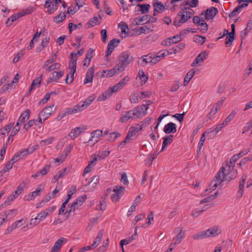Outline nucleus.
<instances>
[{
    "label": "nucleus",
    "mask_w": 252,
    "mask_h": 252,
    "mask_svg": "<svg viewBox=\"0 0 252 252\" xmlns=\"http://www.w3.org/2000/svg\"><path fill=\"white\" fill-rule=\"evenodd\" d=\"M95 162H96V159L94 158L93 159V160L91 161L89 163L88 165L86 166V167L84 169V172L83 173V176H85V175L86 174L90 172L92 170V169H93V168L95 164Z\"/></svg>",
    "instance_id": "72a5a7b5"
},
{
    "label": "nucleus",
    "mask_w": 252,
    "mask_h": 252,
    "mask_svg": "<svg viewBox=\"0 0 252 252\" xmlns=\"http://www.w3.org/2000/svg\"><path fill=\"white\" fill-rule=\"evenodd\" d=\"M104 234V230L103 229L100 230L97 233V235L92 245H91V248L94 249L97 247L100 243L101 239L102 238Z\"/></svg>",
    "instance_id": "4be33fe9"
},
{
    "label": "nucleus",
    "mask_w": 252,
    "mask_h": 252,
    "mask_svg": "<svg viewBox=\"0 0 252 252\" xmlns=\"http://www.w3.org/2000/svg\"><path fill=\"white\" fill-rule=\"evenodd\" d=\"M110 153V152L109 151H103L101 152H99L94 158L96 159V161L97 160H100L108 157Z\"/></svg>",
    "instance_id": "f704fd0d"
},
{
    "label": "nucleus",
    "mask_w": 252,
    "mask_h": 252,
    "mask_svg": "<svg viewBox=\"0 0 252 252\" xmlns=\"http://www.w3.org/2000/svg\"><path fill=\"white\" fill-rule=\"evenodd\" d=\"M87 129V126H83L81 127H76L71 131L69 134V136L72 139H75Z\"/></svg>",
    "instance_id": "2eb2a0df"
},
{
    "label": "nucleus",
    "mask_w": 252,
    "mask_h": 252,
    "mask_svg": "<svg viewBox=\"0 0 252 252\" xmlns=\"http://www.w3.org/2000/svg\"><path fill=\"white\" fill-rule=\"evenodd\" d=\"M76 187L75 186H71L68 191V194L67 195V199L65 200H67V202L69 201V200L71 198L72 195L76 192Z\"/></svg>",
    "instance_id": "3c124183"
},
{
    "label": "nucleus",
    "mask_w": 252,
    "mask_h": 252,
    "mask_svg": "<svg viewBox=\"0 0 252 252\" xmlns=\"http://www.w3.org/2000/svg\"><path fill=\"white\" fill-rule=\"evenodd\" d=\"M125 191V188L122 186H116L112 190L110 188H108L106 190V195L112 192L111 199L113 202H116L118 201L120 198L124 195Z\"/></svg>",
    "instance_id": "7ed1b4c3"
},
{
    "label": "nucleus",
    "mask_w": 252,
    "mask_h": 252,
    "mask_svg": "<svg viewBox=\"0 0 252 252\" xmlns=\"http://www.w3.org/2000/svg\"><path fill=\"white\" fill-rule=\"evenodd\" d=\"M207 55L205 52L201 53L196 57L193 63H197L204 61L206 59Z\"/></svg>",
    "instance_id": "79ce46f5"
},
{
    "label": "nucleus",
    "mask_w": 252,
    "mask_h": 252,
    "mask_svg": "<svg viewBox=\"0 0 252 252\" xmlns=\"http://www.w3.org/2000/svg\"><path fill=\"white\" fill-rule=\"evenodd\" d=\"M224 126H225V125H222L221 123L218 125L214 128H210L208 131H210L209 133L211 134V136L212 135H215L220 131Z\"/></svg>",
    "instance_id": "a19ab883"
},
{
    "label": "nucleus",
    "mask_w": 252,
    "mask_h": 252,
    "mask_svg": "<svg viewBox=\"0 0 252 252\" xmlns=\"http://www.w3.org/2000/svg\"><path fill=\"white\" fill-rule=\"evenodd\" d=\"M126 65V64H117L113 69L103 70L101 76L103 77H110L116 74H118L125 70Z\"/></svg>",
    "instance_id": "39448f33"
},
{
    "label": "nucleus",
    "mask_w": 252,
    "mask_h": 252,
    "mask_svg": "<svg viewBox=\"0 0 252 252\" xmlns=\"http://www.w3.org/2000/svg\"><path fill=\"white\" fill-rule=\"evenodd\" d=\"M65 17V14L64 13H60L57 16L55 17L54 19V21L56 23H59L62 22Z\"/></svg>",
    "instance_id": "0e129e2a"
},
{
    "label": "nucleus",
    "mask_w": 252,
    "mask_h": 252,
    "mask_svg": "<svg viewBox=\"0 0 252 252\" xmlns=\"http://www.w3.org/2000/svg\"><path fill=\"white\" fill-rule=\"evenodd\" d=\"M152 103V102L149 100H145L143 101V104L141 106L137 107L135 109H138L140 110V115L141 114L142 111L145 109L144 111H143V116L146 114V111L149 109V106Z\"/></svg>",
    "instance_id": "bb28decb"
},
{
    "label": "nucleus",
    "mask_w": 252,
    "mask_h": 252,
    "mask_svg": "<svg viewBox=\"0 0 252 252\" xmlns=\"http://www.w3.org/2000/svg\"><path fill=\"white\" fill-rule=\"evenodd\" d=\"M163 131L166 134L174 133L177 131L176 125L173 123L170 122L165 125Z\"/></svg>",
    "instance_id": "412c9836"
},
{
    "label": "nucleus",
    "mask_w": 252,
    "mask_h": 252,
    "mask_svg": "<svg viewBox=\"0 0 252 252\" xmlns=\"http://www.w3.org/2000/svg\"><path fill=\"white\" fill-rule=\"evenodd\" d=\"M140 116V110L138 109L130 110L127 111L120 119L121 123H125L130 119H134Z\"/></svg>",
    "instance_id": "423d86ee"
},
{
    "label": "nucleus",
    "mask_w": 252,
    "mask_h": 252,
    "mask_svg": "<svg viewBox=\"0 0 252 252\" xmlns=\"http://www.w3.org/2000/svg\"><path fill=\"white\" fill-rule=\"evenodd\" d=\"M92 137L89 141L93 140L94 139L95 143H96L99 140V138L102 136L103 134V131L101 130L97 129L92 133Z\"/></svg>",
    "instance_id": "2f4dec72"
},
{
    "label": "nucleus",
    "mask_w": 252,
    "mask_h": 252,
    "mask_svg": "<svg viewBox=\"0 0 252 252\" xmlns=\"http://www.w3.org/2000/svg\"><path fill=\"white\" fill-rule=\"evenodd\" d=\"M119 63H129L133 61V58L130 57L127 52H124L119 58Z\"/></svg>",
    "instance_id": "aec40b11"
},
{
    "label": "nucleus",
    "mask_w": 252,
    "mask_h": 252,
    "mask_svg": "<svg viewBox=\"0 0 252 252\" xmlns=\"http://www.w3.org/2000/svg\"><path fill=\"white\" fill-rule=\"evenodd\" d=\"M130 101L131 103H137L140 101V98L139 97V94L137 92L133 93L130 96Z\"/></svg>",
    "instance_id": "49530a36"
},
{
    "label": "nucleus",
    "mask_w": 252,
    "mask_h": 252,
    "mask_svg": "<svg viewBox=\"0 0 252 252\" xmlns=\"http://www.w3.org/2000/svg\"><path fill=\"white\" fill-rule=\"evenodd\" d=\"M218 195H219V193L218 192H217L215 193L214 194H212V195H210L209 196L202 199L200 201L199 204H202L205 203L210 202L211 201H212V200L215 199L218 196Z\"/></svg>",
    "instance_id": "4c0bfd02"
},
{
    "label": "nucleus",
    "mask_w": 252,
    "mask_h": 252,
    "mask_svg": "<svg viewBox=\"0 0 252 252\" xmlns=\"http://www.w3.org/2000/svg\"><path fill=\"white\" fill-rule=\"evenodd\" d=\"M42 75H41L40 76L33 80L30 89V91H31L32 90L34 89L36 87H38L40 85L42 80Z\"/></svg>",
    "instance_id": "c9c22d12"
},
{
    "label": "nucleus",
    "mask_w": 252,
    "mask_h": 252,
    "mask_svg": "<svg viewBox=\"0 0 252 252\" xmlns=\"http://www.w3.org/2000/svg\"><path fill=\"white\" fill-rule=\"evenodd\" d=\"M248 5L247 3H244L242 4L238 5L237 7H236L234 10L230 13L229 14L230 17H235L238 13H239L241 9L247 6Z\"/></svg>",
    "instance_id": "c756f323"
},
{
    "label": "nucleus",
    "mask_w": 252,
    "mask_h": 252,
    "mask_svg": "<svg viewBox=\"0 0 252 252\" xmlns=\"http://www.w3.org/2000/svg\"><path fill=\"white\" fill-rule=\"evenodd\" d=\"M101 17H94L91 18L87 23L86 25L88 28H90L94 26L97 24H99L101 22Z\"/></svg>",
    "instance_id": "7c9ffc66"
},
{
    "label": "nucleus",
    "mask_w": 252,
    "mask_h": 252,
    "mask_svg": "<svg viewBox=\"0 0 252 252\" xmlns=\"http://www.w3.org/2000/svg\"><path fill=\"white\" fill-rule=\"evenodd\" d=\"M73 107L76 113L81 112L86 108L85 106L81 102Z\"/></svg>",
    "instance_id": "052dcab7"
},
{
    "label": "nucleus",
    "mask_w": 252,
    "mask_h": 252,
    "mask_svg": "<svg viewBox=\"0 0 252 252\" xmlns=\"http://www.w3.org/2000/svg\"><path fill=\"white\" fill-rule=\"evenodd\" d=\"M175 231L177 233V235L173 239V241L170 247L175 246L176 245L181 243L182 239L185 237V233L183 232L182 229L178 227L175 229Z\"/></svg>",
    "instance_id": "1a4fd4ad"
},
{
    "label": "nucleus",
    "mask_w": 252,
    "mask_h": 252,
    "mask_svg": "<svg viewBox=\"0 0 252 252\" xmlns=\"http://www.w3.org/2000/svg\"><path fill=\"white\" fill-rule=\"evenodd\" d=\"M94 76V69L93 67L89 68L86 74L85 79L84 80V84L92 82Z\"/></svg>",
    "instance_id": "393cba45"
},
{
    "label": "nucleus",
    "mask_w": 252,
    "mask_h": 252,
    "mask_svg": "<svg viewBox=\"0 0 252 252\" xmlns=\"http://www.w3.org/2000/svg\"><path fill=\"white\" fill-rule=\"evenodd\" d=\"M138 77L141 80V85H144L148 81V78L145 74L143 70H139L138 72Z\"/></svg>",
    "instance_id": "ea45409f"
},
{
    "label": "nucleus",
    "mask_w": 252,
    "mask_h": 252,
    "mask_svg": "<svg viewBox=\"0 0 252 252\" xmlns=\"http://www.w3.org/2000/svg\"><path fill=\"white\" fill-rule=\"evenodd\" d=\"M163 140L161 151H163L165 146L170 144L173 141V135L170 134L165 136L163 137Z\"/></svg>",
    "instance_id": "c85d7f7f"
},
{
    "label": "nucleus",
    "mask_w": 252,
    "mask_h": 252,
    "mask_svg": "<svg viewBox=\"0 0 252 252\" xmlns=\"http://www.w3.org/2000/svg\"><path fill=\"white\" fill-rule=\"evenodd\" d=\"M65 238L61 237L55 243L54 246L50 252H59L60 249L63 244V242L65 240Z\"/></svg>",
    "instance_id": "5701e85b"
},
{
    "label": "nucleus",
    "mask_w": 252,
    "mask_h": 252,
    "mask_svg": "<svg viewBox=\"0 0 252 252\" xmlns=\"http://www.w3.org/2000/svg\"><path fill=\"white\" fill-rule=\"evenodd\" d=\"M72 65L69 64V73L67 74L65 81L66 84H70L72 83L74 80V74L76 72V64H71Z\"/></svg>",
    "instance_id": "ddd939ff"
},
{
    "label": "nucleus",
    "mask_w": 252,
    "mask_h": 252,
    "mask_svg": "<svg viewBox=\"0 0 252 252\" xmlns=\"http://www.w3.org/2000/svg\"><path fill=\"white\" fill-rule=\"evenodd\" d=\"M210 207L209 205H205L203 207V209H199V208H195L194 209L191 214V216L194 218H197L200 215H201L205 210H206L208 208Z\"/></svg>",
    "instance_id": "a878e982"
},
{
    "label": "nucleus",
    "mask_w": 252,
    "mask_h": 252,
    "mask_svg": "<svg viewBox=\"0 0 252 252\" xmlns=\"http://www.w3.org/2000/svg\"><path fill=\"white\" fill-rule=\"evenodd\" d=\"M36 122H37V120L34 119L30 120L28 122L24 125V128L27 130L33 125H36Z\"/></svg>",
    "instance_id": "680f3d73"
},
{
    "label": "nucleus",
    "mask_w": 252,
    "mask_h": 252,
    "mask_svg": "<svg viewBox=\"0 0 252 252\" xmlns=\"http://www.w3.org/2000/svg\"><path fill=\"white\" fill-rule=\"evenodd\" d=\"M206 238L205 231L199 232L197 233L194 234L192 236V238L194 240H199Z\"/></svg>",
    "instance_id": "09e8293b"
},
{
    "label": "nucleus",
    "mask_w": 252,
    "mask_h": 252,
    "mask_svg": "<svg viewBox=\"0 0 252 252\" xmlns=\"http://www.w3.org/2000/svg\"><path fill=\"white\" fill-rule=\"evenodd\" d=\"M139 94V97L140 98V100L149 97L150 96L152 95V92L151 91H144L140 92L138 93Z\"/></svg>",
    "instance_id": "8fccbe9b"
},
{
    "label": "nucleus",
    "mask_w": 252,
    "mask_h": 252,
    "mask_svg": "<svg viewBox=\"0 0 252 252\" xmlns=\"http://www.w3.org/2000/svg\"><path fill=\"white\" fill-rule=\"evenodd\" d=\"M205 39L206 38L204 36L196 35L194 39V41L199 44L202 45L205 42Z\"/></svg>",
    "instance_id": "69168bd1"
},
{
    "label": "nucleus",
    "mask_w": 252,
    "mask_h": 252,
    "mask_svg": "<svg viewBox=\"0 0 252 252\" xmlns=\"http://www.w3.org/2000/svg\"><path fill=\"white\" fill-rule=\"evenodd\" d=\"M87 198V195L84 194L82 196L79 197L75 201H74V202L77 203V205L79 207L83 204V203L85 201Z\"/></svg>",
    "instance_id": "864d4df0"
},
{
    "label": "nucleus",
    "mask_w": 252,
    "mask_h": 252,
    "mask_svg": "<svg viewBox=\"0 0 252 252\" xmlns=\"http://www.w3.org/2000/svg\"><path fill=\"white\" fill-rule=\"evenodd\" d=\"M138 6L140 8V11L142 14L147 13L150 7L149 4H138Z\"/></svg>",
    "instance_id": "13d9d810"
},
{
    "label": "nucleus",
    "mask_w": 252,
    "mask_h": 252,
    "mask_svg": "<svg viewBox=\"0 0 252 252\" xmlns=\"http://www.w3.org/2000/svg\"><path fill=\"white\" fill-rule=\"evenodd\" d=\"M136 31L138 32V34L146 33V32H150V29L147 26L140 27L136 28Z\"/></svg>",
    "instance_id": "bf43d9fd"
},
{
    "label": "nucleus",
    "mask_w": 252,
    "mask_h": 252,
    "mask_svg": "<svg viewBox=\"0 0 252 252\" xmlns=\"http://www.w3.org/2000/svg\"><path fill=\"white\" fill-rule=\"evenodd\" d=\"M232 166H226L225 169L228 172L225 173V180L230 181L235 179L237 175V171Z\"/></svg>",
    "instance_id": "9b49d317"
},
{
    "label": "nucleus",
    "mask_w": 252,
    "mask_h": 252,
    "mask_svg": "<svg viewBox=\"0 0 252 252\" xmlns=\"http://www.w3.org/2000/svg\"><path fill=\"white\" fill-rule=\"evenodd\" d=\"M120 42V40L117 38H114L109 41L107 45L106 55H105L106 60H107L108 56L111 54L115 48L118 46ZM107 61L108 62V61L107 60Z\"/></svg>",
    "instance_id": "f8f14e48"
},
{
    "label": "nucleus",
    "mask_w": 252,
    "mask_h": 252,
    "mask_svg": "<svg viewBox=\"0 0 252 252\" xmlns=\"http://www.w3.org/2000/svg\"><path fill=\"white\" fill-rule=\"evenodd\" d=\"M225 169L224 167H221L220 170L217 173L216 176L215 177V180L212 182V188L209 189L210 190L209 192H211L212 190L216 189L217 186L220 184L221 182L225 180Z\"/></svg>",
    "instance_id": "20e7f679"
},
{
    "label": "nucleus",
    "mask_w": 252,
    "mask_h": 252,
    "mask_svg": "<svg viewBox=\"0 0 252 252\" xmlns=\"http://www.w3.org/2000/svg\"><path fill=\"white\" fill-rule=\"evenodd\" d=\"M235 115L236 112L234 110H233L222 123V125H225V126H226L234 119Z\"/></svg>",
    "instance_id": "c03bdc74"
},
{
    "label": "nucleus",
    "mask_w": 252,
    "mask_h": 252,
    "mask_svg": "<svg viewBox=\"0 0 252 252\" xmlns=\"http://www.w3.org/2000/svg\"><path fill=\"white\" fill-rule=\"evenodd\" d=\"M200 27L198 29L202 33L205 32L208 30V25L204 20H202V22L198 25Z\"/></svg>",
    "instance_id": "603ef678"
},
{
    "label": "nucleus",
    "mask_w": 252,
    "mask_h": 252,
    "mask_svg": "<svg viewBox=\"0 0 252 252\" xmlns=\"http://www.w3.org/2000/svg\"><path fill=\"white\" fill-rule=\"evenodd\" d=\"M171 53V51L170 52L169 51H160L158 53L157 55L149 54L142 57V61L144 63H157L165 56Z\"/></svg>",
    "instance_id": "f03ea898"
},
{
    "label": "nucleus",
    "mask_w": 252,
    "mask_h": 252,
    "mask_svg": "<svg viewBox=\"0 0 252 252\" xmlns=\"http://www.w3.org/2000/svg\"><path fill=\"white\" fill-rule=\"evenodd\" d=\"M153 5L154 8V16H156L157 13H161L165 10V6L158 0H153Z\"/></svg>",
    "instance_id": "dca6fc26"
},
{
    "label": "nucleus",
    "mask_w": 252,
    "mask_h": 252,
    "mask_svg": "<svg viewBox=\"0 0 252 252\" xmlns=\"http://www.w3.org/2000/svg\"><path fill=\"white\" fill-rule=\"evenodd\" d=\"M56 109V107H54V104L48 106L43 109L39 113L40 116H42L43 118V122L46 121Z\"/></svg>",
    "instance_id": "9d476101"
},
{
    "label": "nucleus",
    "mask_w": 252,
    "mask_h": 252,
    "mask_svg": "<svg viewBox=\"0 0 252 252\" xmlns=\"http://www.w3.org/2000/svg\"><path fill=\"white\" fill-rule=\"evenodd\" d=\"M79 207L77 205V203H75L74 201L68 206V207L65 213V214L68 213L69 215L71 212L75 211L76 209H78Z\"/></svg>",
    "instance_id": "de8ad7c7"
},
{
    "label": "nucleus",
    "mask_w": 252,
    "mask_h": 252,
    "mask_svg": "<svg viewBox=\"0 0 252 252\" xmlns=\"http://www.w3.org/2000/svg\"><path fill=\"white\" fill-rule=\"evenodd\" d=\"M93 52H94V50L93 49H92L91 48L89 49V50H88V52L87 54L86 58L84 60V63H90L91 59L93 57Z\"/></svg>",
    "instance_id": "5fc2aeb1"
},
{
    "label": "nucleus",
    "mask_w": 252,
    "mask_h": 252,
    "mask_svg": "<svg viewBox=\"0 0 252 252\" xmlns=\"http://www.w3.org/2000/svg\"><path fill=\"white\" fill-rule=\"evenodd\" d=\"M149 15H144L142 17H138L135 19L136 25H143L147 22Z\"/></svg>",
    "instance_id": "58836bf2"
},
{
    "label": "nucleus",
    "mask_w": 252,
    "mask_h": 252,
    "mask_svg": "<svg viewBox=\"0 0 252 252\" xmlns=\"http://www.w3.org/2000/svg\"><path fill=\"white\" fill-rule=\"evenodd\" d=\"M205 232L207 238L209 237H214L217 236L220 233L221 231L219 228L218 226H214L206 230H205Z\"/></svg>",
    "instance_id": "a211bd4d"
},
{
    "label": "nucleus",
    "mask_w": 252,
    "mask_h": 252,
    "mask_svg": "<svg viewBox=\"0 0 252 252\" xmlns=\"http://www.w3.org/2000/svg\"><path fill=\"white\" fill-rule=\"evenodd\" d=\"M234 34H231V33H229L228 35L226 36L225 38V44L227 46H230L231 44V43L233 41L234 39Z\"/></svg>",
    "instance_id": "6e6d98bb"
},
{
    "label": "nucleus",
    "mask_w": 252,
    "mask_h": 252,
    "mask_svg": "<svg viewBox=\"0 0 252 252\" xmlns=\"http://www.w3.org/2000/svg\"><path fill=\"white\" fill-rule=\"evenodd\" d=\"M75 110L74 109V107H69L65 109L63 112L60 114L58 117V118L61 120L65 116L72 114H75Z\"/></svg>",
    "instance_id": "cd10ccee"
},
{
    "label": "nucleus",
    "mask_w": 252,
    "mask_h": 252,
    "mask_svg": "<svg viewBox=\"0 0 252 252\" xmlns=\"http://www.w3.org/2000/svg\"><path fill=\"white\" fill-rule=\"evenodd\" d=\"M84 53V49H82L78 51L76 53H71L70 54L69 58L71 60L72 63H75L77 62L76 58L81 56Z\"/></svg>",
    "instance_id": "e433bc0d"
},
{
    "label": "nucleus",
    "mask_w": 252,
    "mask_h": 252,
    "mask_svg": "<svg viewBox=\"0 0 252 252\" xmlns=\"http://www.w3.org/2000/svg\"><path fill=\"white\" fill-rule=\"evenodd\" d=\"M185 47V43H180L175 47H174L172 50L173 51L174 53L179 52L181 50H183Z\"/></svg>",
    "instance_id": "e2e57ef3"
},
{
    "label": "nucleus",
    "mask_w": 252,
    "mask_h": 252,
    "mask_svg": "<svg viewBox=\"0 0 252 252\" xmlns=\"http://www.w3.org/2000/svg\"><path fill=\"white\" fill-rule=\"evenodd\" d=\"M42 190V185H39L35 191H32L28 195H25L24 200L25 201H31L34 199L36 196L40 195Z\"/></svg>",
    "instance_id": "4468645a"
},
{
    "label": "nucleus",
    "mask_w": 252,
    "mask_h": 252,
    "mask_svg": "<svg viewBox=\"0 0 252 252\" xmlns=\"http://www.w3.org/2000/svg\"><path fill=\"white\" fill-rule=\"evenodd\" d=\"M30 110L29 109H27L24 111L21 114L17 123H18V124L20 125L28 120L30 117Z\"/></svg>",
    "instance_id": "b1692460"
},
{
    "label": "nucleus",
    "mask_w": 252,
    "mask_h": 252,
    "mask_svg": "<svg viewBox=\"0 0 252 252\" xmlns=\"http://www.w3.org/2000/svg\"><path fill=\"white\" fill-rule=\"evenodd\" d=\"M61 2V0H46L44 7L47 8L50 14H52L57 10Z\"/></svg>",
    "instance_id": "6e6552de"
},
{
    "label": "nucleus",
    "mask_w": 252,
    "mask_h": 252,
    "mask_svg": "<svg viewBox=\"0 0 252 252\" xmlns=\"http://www.w3.org/2000/svg\"><path fill=\"white\" fill-rule=\"evenodd\" d=\"M22 158H23L22 155H21V154L19 151L13 156L12 158L11 159V161H13V163H14L15 162L19 161L20 159Z\"/></svg>",
    "instance_id": "774afa93"
},
{
    "label": "nucleus",
    "mask_w": 252,
    "mask_h": 252,
    "mask_svg": "<svg viewBox=\"0 0 252 252\" xmlns=\"http://www.w3.org/2000/svg\"><path fill=\"white\" fill-rule=\"evenodd\" d=\"M122 89L123 88L121 85L117 83L115 85L109 87V89L102 94V95L98 97V100H104L105 99L108 98L113 93H116L122 90Z\"/></svg>",
    "instance_id": "0eeeda50"
},
{
    "label": "nucleus",
    "mask_w": 252,
    "mask_h": 252,
    "mask_svg": "<svg viewBox=\"0 0 252 252\" xmlns=\"http://www.w3.org/2000/svg\"><path fill=\"white\" fill-rule=\"evenodd\" d=\"M218 110L217 108H216L214 106H213L210 110V112L207 115L208 118L210 120H211L217 113Z\"/></svg>",
    "instance_id": "338daca9"
},
{
    "label": "nucleus",
    "mask_w": 252,
    "mask_h": 252,
    "mask_svg": "<svg viewBox=\"0 0 252 252\" xmlns=\"http://www.w3.org/2000/svg\"><path fill=\"white\" fill-rule=\"evenodd\" d=\"M63 71H53L50 74V77L47 80L48 83H50L53 81L57 82L58 80L63 75Z\"/></svg>",
    "instance_id": "f3484780"
},
{
    "label": "nucleus",
    "mask_w": 252,
    "mask_h": 252,
    "mask_svg": "<svg viewBox=\"0 0 252 252\" xmlns=\"http://www.w3.org/2000/svg\"><path fill=\"white\" fill-rule=\"evenodd\" d=\"M158 154L155 153L152 154H150L148 158L145 160V164L147 165H151L153 161L157 158Z\"/></svg>",
    "instance_id": "37998d69"
},
{
    "label": "nucleus",
    "mask_w": 252,
    "mask_h": 252,
    "mask_svg": "<svg viewBox=\"0 0 252 252\" xmlns=\"http://www.w3.org/2000/svg\"><path fill=\"white\" fill-rule=\"evenodd\" d=\"M218 13V9L214 7H212L207 9L205 11V19L210 20L213 19Z\"/></svg>",
    "instance_id": "6ab92c4d"
},
{
    "label": "nucleus",
    "mask_w": 252,
    "mask_h": 252,
    "mask_svg": "<svg viewBox=\"0 0 252 252\" xmlns=\"http://www.w3.org/2000/svg\"><path fill=\"white\" fill-rule=\"evenodd\" d=\"M181 82L179 80L175 81L172 85L170 91L171 92L177 91L181 86Z\"/></svg>",
    "instance_id": "4d7b16f0"
},
{
    "label": "nucleus",
    "mask_w": 252,
    "mask_h": 252,
    "mask_svg": "<svg viewBox=\"0 0 252 252\" xmlns=\"http://www.w3.org/2000/svg\"><path fill=\"white\" fill-rule=\"evenodd\" d=\"M194 14V11L189 7H185L179 12L174 20L173 23L175 27H180L186 23Z\"/></svg>",
    "instance_id": "f257e3e1"
},
{
    "label": "nucleus",
    "mask_w": 252,
    "mask_h": 252,
    "mask_svg": "<svg viewBox=\"0 0 252 252\" xmlns=\"http://www.w3.org/2000/svg\"><path fill=\"white\" fill-rule=\"evenodd\" d=\"M13 123H10L9 124L6 125L4 127L0 129V135L4 137L6 134L9 133L12 127L13 126Z\"/></svg>",
    "instance_id": "473e14b6"
},
{
    "label": "nucleus",
    "mask_w": 252,
    "mask_h": 252,
    "mask_svg": "<svg viewBox=\"0 0 252 252\" xmlns=\"http://www.w3.org/2000/svg\"><path fill=\"white\" fill-rule=\"evenodd\" d=\"M210 131H206L204 132L201 137V138L199 141L198 144V150L197 152H199L200 151L202 146L204 145V142L205 140V135L209 134Z\"/></svg>",
    "instance_id": "a18cd8bd"
}]
</instances>
